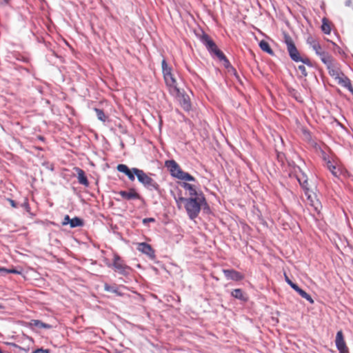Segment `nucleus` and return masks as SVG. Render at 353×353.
<instances>
[{"instance_id": "1", "label": "nucleus", "mask_w": 353, "mask_h": 353, "mask_svg": "<svg viewBox=\"0 0 353 353\" xmlns=\"http://www.w3.org/2000/svg\"><path fill=\"white\" fill-rule=\"evenodd\" d=\"M161 68L163 79L169 93L170 94H176L179 88L172 68L168 64L165 59H163L161 61Z\"/></svg>"}, {"instance_id": "2", "label": "nucleus", "mask_w": 353, "mask_h": 353, "mask_svg": "<svg viewBox=\"0 0 353 353\" xmlns=\"http://www.w3.org/2000/svg\"><path fill=\"white\" fill-rule=\"evenodd\" d=\"M206 204L203 194H199V196L188 198L185 208L189 217L194 219L199 215L201 207Z\"/></svg>"}, {"instance_id": "3", "label": "nucleus", "mask_w": 353, "mask_h": 353, "mask_svg": "<svg viewBox=\"0 0 353 353\" xmlns=\"http://www.w3.org/2000/svg\"><path fill=\"white\" fill-rule=\"evenodd\" d=\"M295 175L299 184L305 190V194L307 196L309 203L312 206H313L316 210H318L319 205L320 206V204H319L318 201H315L314 200V199H315V196H312V194H310V191L308 187L307 175L300 168H299L298 170L295 172Z\"/></svg>"}, {"instance_id": "4", "label": "nucleus", "mask_w": 353, "mask_h": 353, "mask_svg": "<svg viewBox=\"0 0 353 353\" xmlns=\"http://www.w3.org/2000/svg\"><path fill=\"white\" fill-rule=\"evenodd\" d=\"M165 165L170 172L172 176L177 178L180 180L185 181H194L195 179L188 174V172H183L174 160L167 161Z\"/></svg>"}, {"instance_id": "5", "label": "nucleus", "mask_w": 353, "mask_h": 353, "mask_svg": "<svg viewBox=\"0 0 353 353\" xmlns=\"http://www.w3.org/2000/svg\"><path fill=\"white\" fill-rule=\"evenodd\" d=\"M201 40L208 49V50L213 52L220 60L224 61L225 66H228L229 65V62L225 58L223 53L220 50L218 49L214 42L208 37V35L205 34H203L201 38Z\"/></svg>"}, {"instance_id": "6", "label": "nucleus", "mask_w": 353, "mask_h": 353, "mask_svg": "<svg viewBox=\"0 0 353 353\" xmlns=\"http://www.w3.org/2000/svg\"><path fill=\"white\" fill-rule=\"evenodd\" d=\"M134 172L138 179V181L144 186L147 187L150 190H157L159 189V185L142 170H134Z\"/></svg>"}, {"instance_id": "7", "label": "nucleus", "mask_w": 353, "mask_h": 353, "mask_svg": "<svg viewBox=\"0 0 353 353\" xmlns=\"http://www.w3.org/2000/svg\"><path fill=\"white\" fill-rule=\"evenodd\" d=\"M284 39L290 58L293 61L299 62L300 60H301V57L292 39L288 34H285Z\"/></svg>"}, {"instance_id": "8", "label": "nucleus", "mask_w": 353, "mask_h": 353, "mask_svg": "<svg viewBox=\"0 0 353 353\" xmlns=\"http://www.w3.org/2000/svg\"><path fill=\"white\" fill-rule=\"evenodd\" d=\"M174 97L177 101L180 103L181 106L185 110H189L191 107L190 98L188 95L183 93V91L178 88V93L176 94H171Z\"/></svg>"}, {"instance_id": "9", "label": "nucleus", "mask_w": 353, "mask_h": 353, "mask_svg": "<svg viewBox=\"0 0 353 353\" xmlns=\"http://www.w3.org/2000/svg\"><path fill=\"white\" fill-rule=\"evenodd\" d=\"M335 343L340 353H348V348L346 346L341 330L336 333Z\"/></svg>"}, {"instance_id": "10", "label": "nucleus", "mask_w": 353, "mask_h": 353, "mask_svg": "<svg viewBox=\"0 0 353 353\" xmlns=\"http://www.w3.org/2000/svg\"><path fill=\"white\" fill-rule=\"evenodd\" d=\"M112 265L116 272L122 274H126V270L129 269L128 267L123 262L121 259L117 255L114 256V262Z\"/></svg>"}, {"instance_id": "11", "label": "nucleus", "mask_w": 353, "mask_h": 353, "mask_svg": "<svg viewBox=\"0 0 353 353\" xmlns=\"http://www.w3.org/2000/svg\"><path fill=\"white\" fill-rule=\"evenodd\" d=\"M181 187L186 191H188L190 197H196L199 196V194H203L202 192L197 191L198 187L196 185L183 182L181 184Z\"/></svg>"}, {"instance_id": "12", "label": "nucleus", "mask_w": 353, "mask_h": 353, "mask_svg": "<svg viewBox=\"0 0 353 353\" xmlns=\"http://www.w3.org/2000/svg\"><path fill=\"white\" fill-rule=\"evenodd\" d=\"M223 272L228 280L241 281L243 276L234 270H223Z\"/></svg>"}, {"instance_id": "13", "label": "nucleus", "mask_w": 353, "mask_h": 353, "mask_svg": "<svg viewBox=\"0 0 353 353\" xmlns=\"http://www.w3.org/2000/svg\"><path fill=\"white\" fill-rule=\"evenodd\" d=\"M328 70V72L331 77H332L334 79H337L340 77L343 73L341 72L339 64L336 62L332 63L330 66L327 68Z\"/></svg>"}, {"instance_id": "14", "label": "nucleus", "mask_w": 353, "mask_h": 353, "mask_svg": "<svg viewBox=\"0 0 353 353\" xmlns=\"http://www.w3.org/2000/svg\"><path fill=\"white\" fill-rule=\"evenodd\" d=\"M123 199L126 200L139 199L140 195L133 188L130 189L128 192L120 191L119 192Z\"/></svg>"}, {"instance_id": "15", "label": "nucleus", "mask_w": 353, "mask_h": 353, "mask_svg": "<svg viewBox=\"0 0 353 353\" xmlns=\"http://www.w3.org/2000/svg\"><path fill=\"white\" fill-rule=\"evenodd\" d=\"M137 250L150 257L154 256V251L152 247L146 243H138Z\"/></svg>"}, {"instance_id": "16", "label": "nucleus", "mask_w": 353, "mask_h": 353, "mask_svg": "<svg viewBox=\"0 0 353 353\" xmlns=\"http://www.w3.org/2000/svg\"><path fill=\"white\" fill-rule=\"evenodd\" d=\"M336 81L339 85L346 88L349 91L353 93V88L351 85L350 80L344 74L340 76Z\"/></svg>"}, {"instance_id": "17", "label": "nucleus", "mask_w": 353, "mask_h": 353, "mask_svg": "<svg viewBox=\"0 0 353 353\" xmlns=\"http://www.w3.org/2000/svg\"><path fill=\"white\" fill-rule=\"evenodd\" d=\"M75 170L77 173L79 183L86 187L88 186L89 182L88 181L86 176L85 175L84 171L79 168H76Z\"/></svg>"}, {"instance_id": "18", "label": "nucleus", "mask_w": 353, "mask_h": 353, "mask_svg": "<svg viewBox=\"0 0 353 353\" xmlns=\"http://www.w3.org/2000/svg\"><path fill=\"white\" fill-rule=\"evenodd\" d=\"M319 57L321 61L327 66V68L335 62L332 57L327 52H325L324 53L320 54Z\"/></svg>"}, {"instance_id": "19", "label": "nucleus", "mask_w": 353, "mask_h": 353, "mask_svg": "<svg viewBox=\"0 0 353 353\" xmlns=\"http://www.w3.org/2000/svg\"><path fill=\"white\" fill-rule=\"evenodd\" d=\"M31 325L37 327L38 328H45V329H50L52 327V326L49 324L43 323L42 321L39 320H32L30 323Z\"/></svg>"}, {"instance_id": "20", "label": "nucleus", "mask_w": 353, "mask_h": 353, "mask_svg": "<svg viewBox=\"0 0 353 353\" xmlns=\"http://www.w3.org/2000/svg\"><path fill=\"white\" fill-rule=\"evenodd\" d=\"M259 46L263 51L270 54H273V51L267 41L264 40L261 41L259 43Z\"/></svg>"}, {"instance_id": "21", "label": "nucleus", "mask_w": 353, "mask_h": 353, "mask_svg": "<svg viewBox=\"0 0 353 353\" xmlns=\"http://www.w3.org/2000/svg\"><path fill=\"white\" fill-rule=\"evenodd\" d=\"M232 296H234L236 299L245 301L246 298L244 295V293L241 289H235L232 292Z\"/></svg>"}, {"instance_id": "22", "label": "nucleus", "mask_w": 353, "mask_h": 353, "mask_svg": "<svg viewBox=\"0 0 353 353\" xmlns=\"http://www.w3.org/2000/svg\"><path fill=\"white\" fill-rule=\"evenodd\" d=\"M312 48L315 51L316 54L319 56L325 52V51L322 50L321 46L319 42L315 40H312Z\"/></svg>"}, {"instance_id": "23", "label": "nucleus", "mask_w": 353, "mask_h": 353, "mask_svg": "<svg viewBox=\"0 0 353 353\" xmlns=\"http://www.w3.org/2000/svg\"><path fill=\"white\" fill-rule=\"evenodd\" d=\"M71 228H75L83 225V221L78 217H74L71 219L70 224Z\"/></svg>"}, {"instance_id": "24", "label": "nucleus", "mask_w": 353, "mask_h": 353, "mask_svg": "<svg viewBox=\"0 0 353 353\" xmlns=\"http://www.w3.org/2000/svg\"><path fill=\"white\" fill-rule=\"evenodd\" d=\"M299 295L303 297V299H305L307 301H308L310 303H314V300L311 297L310 294H308L306 292L303 290L302 289L299 290V292H298Z\"/></svg>"}, {"instance_id": "25", "label": "nucleus", "mask_w": 353, "mask_h": 353, "mask_svg": "<svg viewBox=\"0 0 353 353\" xmlns=\"http://www.w3.org/2000/svg\"><path fill=\"white\" fill-rule=\"evenodd\" d=\"M94 111L97 114V117L98 118L99 120L101 121H105L106 120V117L103 112V111L102 110H100L99 108H95L94 109Z\"/></svg>"}, {"instance_id": "26", "label": "nucleus", "mask_w": 353, "mask_h": 353, "mask_svg": "<svg viewBox=\"0 0 353 353\" xmlns=\"http://www.w3.org/2000/svg\"><path fill=\"white\" fill-rule=\"evenodd\" d=\"M321 29L325 34H330V30H331L330 26L329 23L325 19L323 20V24L321 26Z\"/></svg>"}, {"instance_id": "27", "label": "nucleus", "mask_w": 353, "mask_h": 353, "mask_svg": "<svg viewBox=\"0 0 353 353\" xmlns=\"http://www.w3.org/2000/svg\"><path fill=\"white\" fill-rule=\"evenodd\" d=\"M130 170V169H129L126 165L119 164L117 165V170L120 172L124 173L125 174H126V173H128Z\"/></svg>"}, {"instance_id": "28", "label": "nucleus", "mask_w": 353, "mask_h": 353, "mask_svg": "<svg viewBox=\"0 0 353 353\" xmlns=\"http://www.w3.org/2000/svg\"><path fill=\"white\" fill-rule=\"evenodd\" d=\"M0 272L6 273V274H9V273L19 274V272L15 269H7L5 268H0Z\"/></svg>"}, {"instance_id": "29", "label": "nucleus", "mask_w": 353, "mask_h": 353, "mask_svg": "<svg viewBox=\"0 0 353 353\" xmlns=\"http://www.w3.org/2000/svg\"><path fill=\"white\" fill-rule=\"evenodd\" d=\"M134 170H138V168H133L132 169H130V171L125 174L128 176V179L132 181H134L135 179V173L134 172Z\"/></svg>"}, {"instance_id": "30", "label": "nucleus", "mask_w": 353, "mask_h": 353, "mask_svg": "<svg viewBox=\"0 0 353 353\" xmlns=\"http://www.w3.org/2000/svg\"><path fill=\"white\" fill-rule=\"evenodd\" d=\"M105 290L108 292H113L117 294V289L114 286H110L107 284L105 285Z\"/></svg>"}, {"instance_id": "31", "label": "nucleus", "mask_w": 353, "mask_h": 353, "mask_svg": "<svg viewBox=\"0 0 353 353\" xmlns=\"http://www.w3.org/2000/svg\"><path fill=\"white\" fill-rule=\"evenodd\" d=\"M299 70H300V72H301V74L304 76V77H306L307 73V71H306V68L305 67L304 65H299L298 67Z\"/></svg>"}, {"instance_id": "32", "label": "nucleus", "mask_w": 353, "mask_h": 353, "mask_svg": "<svg viewBox=\"0 0 353 353\" xmlns=\"http://www.w3.org/2000/svg\"><path fill=\"white\" fill-rule=\"evenodd\" d=\"M21 207H23L27 212H30V206L26 199L24 200V202L21 204Z\"/></svg>"}, {"instance_id": "33", "label": "nucleus", "mask_w": 353, "mask_h": 353, "mask_svg": "<svg viewBox=\"0 0 353 353\" xmlns=\"http://www.w3.org/2000/svg\"><path fill=\"white\" fill-rule=\"evenodd\" d=\"M70 221H71V219L70 218V216L68 215H65L63 219V221L62 222V224L63 225L70 224Z\"/></svg>"}, {"instance_id": "34", "label": "nucleus", "mask_w": 353, "mask_h": 353, "mask_svg": "<svg viewBox=\"0 0 353 353\" xmlns=\"http://www.w3.org/2000/svg\"><path fill=\"white\" fill-rule=\"evenodd\" d=\"M327 167H328V169L331 171V172L334 174V175H336V173L334 172V170L336 169L335 166H334L331 162H328L327 163Z\"/></svg>"}, {"instance_id": "35", "label": "nucleus", "mask_w": 353, "mask_h": 353, "mask_svg": "<svg viewBox=\"0 0 353 353\" xmlns=\"http://www.w3.org/2000/svg\"><path fill=\"white\" fill-rule=\"evenodd\" d=\"M187 200H188V198H183V197H179L178 199H176V201L178 204H179L180 203H183L185 205Z\"/></svg>"}, {"instance_id": "36", "label": "nucleus", "mask_w": 353, "mask_h": 353, "mask_svg": "<svg viewBox=\"0 0 353 353\" xmlns=\"http://www.w3.org/2000/svg\"><path fill=\"white\" fill-rule=\"evenodd\" d=\"M33 353H50L48 350H43L42 348L37 349Z\"/></svg>"}, {"instance_id": "37", "label": "nucleus", "mask_w": 353, "mask_h": 353, "mask_svg": "<svg viewBox=\"0 0 353 353\" xmlns=\"http://www.w3.org/2000/svg\"><path fill=\"white\" fill-rule=\"evenodd\" d=\"M299 61H301V62L303 63L304 64H306L309 66L311 65L310 61L307 58H305V59L301 58V60H300Z\"/></svg>"}, {"instance_id": "38", "label": "nucleus", "mask_w": 353, "mask_h": 353, "mask_svg": "<svg viewBox=\"0 0 353 353\" xmlns=\"http://www.w3.org/2000/svg\"><path fill=\"white\" fill-rule=\"evenodd\" d=\"M291 288H293L296 292H299V290H301V288L295 283H292L291 285H290Z\"/></svg>"}, {"instance_id": "39", "label": "nucleus", "mask_w": 353, "mask_h": 353, "mask_svg": "<svg viewBox=\"0 0 353 353\" xmlns=\"http://www.w3.org/2000/svg\"><path fill=\"white\" fill-rule=\"evenodd\" d=\"M291 288H293L296 292H299V290H301V288L295 283H292L291 285H290Z\"/></svg>"}, {"instance_id": "40", "label": "nucleus", "mask_w": 353, "mask_h": 353, "mask_svg": "<svg viewBox=\"0 0 353 353\" xmlns=\"http://www.w3.org/2000/svg\"><path fill=\"white\" fill-rule=\"evenodd\" d=\"M154 219H153V218H146L143 220V223L144 224H146L149 222H154Z\"/></svg>"}, {"instance_id": "41", "label": "nucleus", "mask_w": 353, "mask_h": 353, "mask_svg": "<svg viewBox=\"0 0 353 353\" xmlns=\"http://www.w3.org/2000/svg\"><path fill=\"white\" fill-rule=\"evenodd\" d=\"M10 201V205L13 207V208H16L17 207V205H16V203L14 202V201L12 200V199H10L9 200Z\"/></svg>"}, {"instance_id": "42", "label": "nucleus", "mask_w": 353, "mask_h": 353, "mask_svg": "<svg viewBox=\"0 0 353 353\" xmlns=\"http://www.w3.org/2000/svg\"><path fill=\"white\" fill-rule=\"evenodd\" d=\"M285 281L290 285L293 282L285 275Z\"/></svg>"}, {"instance_id": "43", "label": "nucleus", "mask_w": 353, "mask_h": 353, "mask_svg": "<svg viewBox=\"0 0 353 353\" xmlns=\"http://www.w3.org/2000/svg\"><path fill=\"white\" fill-rule=\"evenodd\" d=\"M312 40H314L312 37H310L307 39V42L311 45L312 47Z\"/></svg>"}, {"instance_id": "44", "label": "nucleus", "mask_w": 353, "mask_h": 353, "mask_svg": "<svg viewBox=\"0 0 353 353\" xmlns=\"http://www.w3.org/2000/svg\"><path fill=\"white\" fill-rule=\"evenodd\" d=\"M347 4L349 6H351L353 8V0H348Z\"/></svg>"}, {"instance_id": "45", "label": "nucleus", "mask_w": 353, "mask_h": 353, "mask_svg": "<svg viewBox=\"0 0 353 353\" xmlns=\"http://www.w3.org/2000/svg\"><path fill=\"white\" fill-rule=\"evenodd\" d=\"M9 1L10 0H3L2 2H1V5H3V4H8L9 3Z\"/></svg>"}, {"instance_id": "46", "label": "nucleus", "mask_w": 353, "mask_h": 353, "mask_svg": "<svg viewBox=\"0 0 353 353\" xmlns=\"http://www.w3.org/2000/svg\"><path fill=\"white\" fill-rule=\"evenodd\" d=\"M0 353H3V352L1 351V350L0 349Z\"/></svg>"}]
</instances>
